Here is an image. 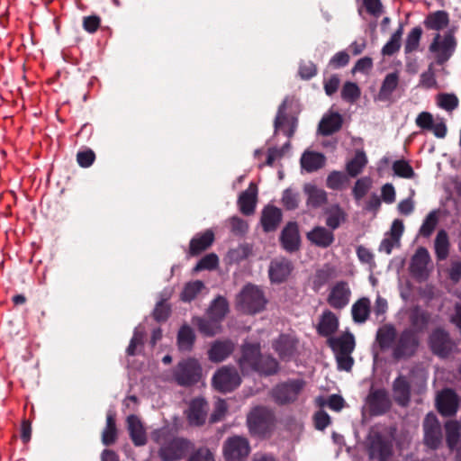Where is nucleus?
I'll return each mask as SVG.
<instances>
[{
  "label": "nucleus",
  "mask_w": 461,
  "mask_h": 461,
  "mask_svg": "<svg viewBox=\"0 0 461 461\" xmlns=\"http://www.w3.org/2000/svg\"><path fill=\"white\" fill-rule=\"evenodd\" d=\"M239 366L243 374L258 372L269 375L276 373L278 369V363L275 358L260 354L258 343H245L242 346Z\"/></svg>",
  "instance_id": "1"
},
{
  "label": "nucleus",
  "mask_w": 461,
  "mask_h": 461,
  "mask_svg": "<svg viewBox=\"0 0 461 461\" xmlns=\"http://www.w3.org/2000/svg\"><path fill=\"white\" fill-rule=\"evenodd\" d=\"M151 438L160 445L159 456L163 461H176L188 453L191 444L183 438H174L167 427L156 429Z\"/></svg>",
  "instance_id": "2"
},
{
  "label": "nucleus",
  "mask_w": 461,
  "mask_h": 461,
  "mask_svg": "<svg viewBox=\"0 0 461 461\" xmlns=\"http://www.w3.org/2000/svg\"><path fill=\"white\" fill-rule=\"evenodd\" d=\"M456 45L454 30H448L443 33L437 32L429 46L433 62L443 67L455 53Z\"/></svg>",
  "instance_id": "3"
},
{
  "label": "nucleus",
  "mask_w": 461,
  "mask_h": 461,
  "mask_svg": "<svg viewBox=\"0 0 461 461\" xmlns=\"http://www.w3.org/2000/svg\"><path fill=\"white\" fill-rule=\"evenodd\" d=\"M237 307L245 313L260 312L266 303L262 291L252 285H246L237 296Z\"/></svg>",
  "instance_id": "4"
},
{
  "label": "nucleus",
  "mask_w": 461,
  "mask_h": 461,
  "mask_svg": "<svg viewBox=\"0 0 461 461\" xmlns=\"http://www.w3.org/2000/svg\"><path fill=\"white\" fill-rule=\"evenodd\" d=\"M368 452L371 458L386 461L393 454L392 439L372 428L367 437Z\"/></svg>",
  "instance_id": "5"
},
{
  "label": "nucleus",
  "mask_w": 461,
  "mask_h": 461,
  "mask_svg": "<svg viewBox=\"0 0 461 461\" xmlns=\"http://www.w3.org/2000/svg\"><path fill=\"white\" fill-rule=\"evenodd\" d=\"M247 422L251 433L263 436L272 429L274 414L265 407H255L249 413Z\"/></svg>",
  "instance_id": "6"
},
{
  "label": "nucleus",
  "mask_w": 461,
  "mask_h": 461,
  "mask_svg": "<svg viewBox=\"0 0 461 461\" xmlns=\"http://www.w3.org/2000/svg\"><path fill=\"white\" fill-rule=\"evenodd\" d=\"M305 382L303 379L289 380L280 384L273 390V397L279 404L294 402L303 390Z\"/></svg>",
  "instance_id": "7"
},
{
  "label": "nucleus",
  "mask_w": 461,
  "mask_h": 461,
  "mask_svg": "<svg viewBox=\"0 0 461 461\" xmlns=\"http://www.w3.org/2000/svg\"><path fill=\"white\" fill-rule=\"evenodd\" d=\"M419 342L416 334L411 330H405L400 333L393 345V357L396 359L406 358L412 356Z\"/></svg>",
  "instance_id": "8"
},
{
  "label": "nucleus",
  "mask_w": 461,
  "mask_h": 461,
  "mask_svg": "<svg viewBox=\"0 0 461 461\" xmlns=\"http://www.w3.org/2000/svg\"><path fill=\"white\" fill-rule=\"evenodd\" d=\"M350 298L349 284L347 281L340 280L329 287L326 302L332 309L341 310L349 303Z\"/></svg>",
  "instance_id": "9"
},
{
  "label": "nucleus",
  "mask_w": 461,
  "mask_h": 461,
  "mask_svg": "<svg viewBox=\"0 0 461 461\" xmlns=\"http://www.w3.org/2000/svg\"><path fill=\"white\" fill-rule=\"evenodd\" d=\"M250 452L247 438L240 436L229 438L223 446V455L226 461H244Z\"/></svg>",
  "instance_id": "10"
},
{
  "label": "nucleus",
  "mask_w": 461,
  "mask_h": 461,
  "mask_svg": "<svg viewBox=\"0 0 461 461\" xmlns=\"http://www.w3.org/2000/svg\"><path fill=\"white\" fill-rule=\"evenodd\" d=\"M213 386L220 392H230L240 384V377L233 367L223 366L212 378Z\"/></svg>",
  "instance_id": "11"
},
{
  "label": "nucleus",
  "mask_w": 461,
  "mask_h": 461,
  "mask_svg": "<svg viewBox=\"0 0 461 461\" xmlns=\"http://www.w3.org/2000/svg\"><path fill=\"white\" fill-rule=\"evenodd\" d=\"M175 376L181 385H190L196 383L201 377V367L198 361L187 359L179 363Z\"/></svg>",
  "instance_id": "12"
},
{
  "label": "nucleus",
  "mask_w": 461,
  "mask_h": 461,
  "mask_svg": "<svg viewBox=\"0 0 461 461\" xmlns=\"http://www.w3.org/2000/svg\"><path fill=\"white\" fill-rule=\"evenodd\" d=\"M415 122L419 128L431 131L437 138L443 139L447 135V128L445 120L441 117L434 118L429 112L419 113Z\"/></svg>",
  "instance_id": "13"
},
{
  "label": "nucleus",
  "mask_w": 461,
  "mask_h": 461,
  "mask_svg": "<svg viewBox=\"0 0 461 461\" xmlns=\"http://www.w3.org/2000/svg\"><path fill=\"white\" fill-rule=\"evenodd\" d=\"M423 428L425 444L432 449L438 448L442 441V433L440 424L435 414L429 413L426 416Z\"/></svg>",
  "instance_id": "14"
},
{
  "label": "nucleus",
  "mask_w": 461,
  "mask_h": 461,
  "mask_svg": "<svg viewBox=\"0 0 461 461\" xmlns=\"http://www.w3.org/2000/svg\"><path fill=\"white\" fill-rule=\"evenodd\" d=\"M430 263V256L427 249L420 247L413 255L411 262V274L420 279H425L428 276V266Z\"/></svg>",
  "instance_id": "15"
},
{
  "label": "nucleus",
  "mask_w": 461,
  "mask_h": 461,
  "mask_svg": "<svg viewBox=\"0 0 461 461\" xmlns=\"http://www.w3.org/2000/svg\"><path fill=\"white\" fill-rule=\"evenodd\" d=\"M437 408L443 416H452L456 414L458 408V399L456 394L450 389H445L437 396Z\"/></svg>",
  "instance_id": "16"
},
{
  "label": "nucleus",
  "mask_w": 461,
  "mask_h": 461,
  "mask_svg": "<svg viewBox=\"0 0 461 461\" xmlns=\"http://www.w3.org/2000/svg\"><path fill=\"white\" fill-rule=\"evenodd\" d=\"M429 345L432 351L441 357H447L453 348L452 341L442 330L433 331L429 339Z\"/></svg>",
  "instance_id": "17"
},
{
  "label": "nucleus",
  "mask_w": 461,
  "mask_h": 461,
  "mask_svg": "<svg viewBox=\"0 0 461 461\" xmlns=\"http://www.w3.org/2000/svg\"><path fill=\"white\" fill-rule=\"evenodd\" d=\"M399 86L400 73L398 71L386 74L379 88L377 99L384 102L392 101L393 94L397 90Z\"/></svg>",
  "instance_id": "18"
},
{
  "label": "nucleus",
  "mask_w": 461,
  "mask_h": 461,
  "mask_svg": "<svg viewBox=\"0 0 461 461\" xmlns=\"http://www.w3.org/2000/svg\"><path fill=\"white\" fill-rule=\"evenodd\" d=\"M257 197L258 186L255 183L251 182L249 187L239 196L238 204L243 214L249 215L254 212Z\"/></svg>",
  "instance_id": "19"
},
{
  "label": "nucleus",
  "mask_w": 461,
  "mask_h": 461,
  "mask_svg": "<svg viewBox=\"0 0 461 461\" xmlns=\"http://www.w3.org/2000/svg\"><path fill=\"white\" fill-rule=\"evenodd\" d=\"M292 269V265L287 259L273 260L269 267V277L274 283H282L290 276Z\"/></svg>",
  "instance_id": "20"
},
{
  "label": "nucleus",
  "mask_w": 461,
  "mask_h": 461,
  "mask_svg": "<svg viewBox=\"0 0 461 461\" xmlns=\"http://www.w3.org/2000/svg\"><path fill=\"white\" fill-rule=\"evenodd\" d=\"M371 411L375 414L384 412L390 406V400L385 390L378 389L370 392L367 398Z\"/></svg>",
  "instance_id": "21"
},
{
  "label": "nucleus",
  "mask_w": 461,
  "mask_h": 461,
  "mask_svg": "<svg viewBox=\"0 0 461 461\" xmlns=\"http://www.w3.org/2000/svg\"><path fill=\"white\" fill-rule=\"evenodd\" d=\"M298 341L289 335H281L273 344L275 350L281 358H290L295 353Z\"/></svg>",
  "instance_id": "22"
},
{
  "label": "nucleus",
  "mask_w": 461,
  "mask_h": 461,
  "mask_svg": "<svg viewBox=\"0 0 461 461\" xmlns=\"http://www.w3.org/2000/svg\"><path fill=\"white\" fill-rule=\"evenodd\" d=\"M208 404L203 399H194L191 402L187 417L192 425H201L204 422Z\"/></svg>",
  "instance_id": "23"
},
{
  "label": "nucleus",
  "mask_w": 461,
  "mask_h": 461,
  "mask_svg": "<svg viewBox=\"0 0 461 461\" xmlns=\"http://www.w3.org/2000/svg\"><path fill=\"white\" fill-rule=\"evenodd\" d=\"M436 66H438V64L433 61L428 65L427 69L420 76L418 87L427 90L439 88V85L437 81V74L438 71L446 72V70L444 68L438 70Z\"/></svg>",
  "instance_id": "24"
},
{
  "label": "nucleus",
  "mask_w": 461,
  "mask_h": 461,
  "mask_svg": "<svg viewBox=\"0 0 461 461\" xmlns=\"http://www.w3.org/2000/svg\"><path fill=\"white\" fill-rule=\"evenodd\" d=\"M342 125V117L338 113H330L325 114L319 123V132L321 135L328 136L338 131Z\"/></svg>",
  "instance_id": "25"
},
{
  "label": "nucleus",
  "mask_w": 461,
  "mask_h": 461,
  "mask_svg": "<svg viewBox=\"0 0 461 461\" xmlns=\"http://www.w3.org/2000/svg\"><path fill=\"white\" fill-rule=\"evenodd\" d=\"M281 242L285 249L296 250L299 247L300 237L296 223L290 222L282 231Z\"/></svg>",
  "instance_id": "26"
},
{
  "label": "nucleus",
  "mask_w": 461,
  "mask_h": 461,
  "mask_svg": "<svg viewBox=\"0 0 461 461\" xmlns=\"http://www.w3.org/2000/svg\"><path fill=\"white\" fill-rule=\"evenodd\" d=\"M285 104H283L277 112L275 120L276 131H282L288 137H292L296 128V120L289 118L285 113Z\"/></svg>",
  "instance_id": "27"
},
{
  "label": "nucleus",
  "mask_w": 461,
  "mask_h": 461,
  "mask_svg": "<svg viewBox=\"0 0 461 461\" xmlns=\"http://www.w3.org/2000/svg\"><path fill=\"white\" fill-rule=\"evenodd\" d=\"M213 240V232L210 230H207L201 234H197L190 242V254L192 256L200 254L212 245Z\"/></svg>",
  "instance_id": "28"
},
{
  "label": "nucleus",
  "mask_w": 461,
  "mask_h": 461,
  "mask_svg": "<svg viewBox=\"0 0 461 461\" xmlns=\"http://www.w3.org/2000/svg\"><path fill=\"white\" fill-rule=\"evenodd\" d=\"M128 429L131 438L136 446H142L146 443V433L140 419L135 415H131L127 419Z\"/></svg>",
  "instance_id": "29"
},
{
  "label": "nucleus",
  "mask_w": 461,
  "mask_h": 461,
  "mask_svg": "<svg viewBox=\"0 0 461 461\" xmlns=\"http://www.w3.org/2000/svg\"><path fill=\"white\" fill-rule=\"evenodd\" d=\"M282 219L281 211L274 206H267L261 217V223L266 231H271L277 228Z\"/></svg>",
  "instance_id": "30"
},
{
  "label": "nucleus",
  "mask_w": 461,
  "mask_h": 461,
  "mask_svg": "<svg viewBox=\"0 0 461 461\" xmlns=\"http://www.w3.org/2000/svg\"><path fill=\"white\" fill-rule=\"evenodd\" d=\"M308 239L316 246L327 248L332 244L334 235L324 227H316L307 234Z\"/></svg>",
  "instance_id": "31"
},
{
  "label": "nucleus",
  "mask_w": 461,
  "mask_h": 461,
  "mask_svg": "<svg viewBox=\"0 0 461 461\" xmlns=\"http://www.w3.org/2000/svg\"><path fill=\"white\" fill-rule=\"evenodd\" d=\"M234 349L232 342L217 341L215 342L211 349L209 350V358L212 362H221L224 360Z\"/></svg>",
  "instance_id": "32"
},
{
  "label": "nucleus",
  "mask_w": 461,
  "mask_h": 461,
  "mask_svg": "<svg viewBox=\"0 0 461 461\" xmlns=\"http://www.w3.org/2000/svg\"><path fill=\"white\" fill-rule=\"evenodd\" d=\"M325 164V157L318 152L306 151L301 158V165L308 172L316 171Z\"/></svg>",
  "instance_id": "33"
},
{
  "label": "nucleus",
  "mask_w": 461,
  "mask_h": 461,
  "mask_svg": "<svg viewBox=\"0 0 461 461\" xmlns=\"http://www.w3.org/2000/svg\"><path fill=\"white\" fill-rule=\"evenodd\" d=\"M368 160L363 150H357L354 158L346 164V170L348 176L355 177L362 173Z\"/></svg>",
  "instance_id": "34"
},
{
  "label": "nucleus",
  "mask_w": 461,
  "mask_h": 461,
  "mask_svg": "<svg viewBox=\"0 0 461 461\" xmlns=\"http://www.w3.org/2000/svg\"><path fill=\"white\" fill-rule=\"evenodd\" d=\"M304 192L307 194V204L309 206L317 208L326 203L327 194L323 189L308 184L304 186Z\"/></svg>",
  "instance_id": "35"
},
{
  "label": "nucleus",
  "mask_w": 461,
  "mask_h": 461,
  "mask_svg": "<svg viewBox=\"0 0 461 461\" xmlns=\"http://www.w3.org/2000/svg\"><path fill=\"white\" fill-rule=\"evenodd\" d=\"M450 243L448 235L446 230H441L438 232L435 241L434 249L438 260H445L449 255Z\"/></svg>",
  "instance_id": "36"
},
{
  "label": "nucleus",
  "mask_w": 461,
  "mask_h": 461,
  "mask_svg": "<svg viewBox=\"0 0 461 461\" xmlns=\"http://www.w3.org/2000/svg\"><path fill=\"white\" fill-rule=\"evenodd\" d=\"M339 326L338 318L330 311L324 312L318 325V332L322 336L333 334Z\"/></svg>",
  "instance_id": "37"
},
{
  "label": "nucleus",
  "mask_w": 461,
  "mask_h": 461,
  "mask_svg": "<svg viewBox=\"0 0 461 461\" xmlns=\"http://www.w3.org/2000/svg\"><path fill=\"white\" fill-rule=\"evenodd\" d=\"M424 23L429 30L441 31L448 25L449 17L445 11H436L427 16Z\"/></svg>",
  "instance_id": "38"
},
{
  "label": "nucleus",
  "mask_w": 461,
  "mask_h": 461,
  "mask_svg": "<svg viewBox=\"0 0 461 461\" xmlns=\"http://www.w3.org/2000/svg\"><path fill=\"white\" fill-rule=\"evenodd\" d=\"M393 396L395 401L404 406L410 400V384L404 377H398L393 383Z\"/></svg>",
  "instance_id": "39"
},
{
  "label": "nucleus",
  "mask_w": 461,
  "mask_h": 461,
  "mask_svg": "<svg viewBox=\"0 0 461 461\" xmlns=\"http://www.w3.org/2000/svg\"><path fill=\"white\" fill-rule=\"evenodd\" d=\"M351 313L355 322L364 323L369 317L370 300L366 297L357 300L352 305Z\"/></svg>",
  "instance_id": "40"
},
{
  "label": "nucleus",
  "mask_w": 461,
  "mask_h": 461,
  "mask_svg": "<svg viewBox=\"0 0 461 461\" xmlns=\"http://www.w3.org/2000/svg\"><path fill=\"white\" fill-rule=\"evenodd\" d=\"M396 330L392 325H384L382 326L376 335V339L379 344V346L382 348H392L393 345L397 338Z\"/></svg>",
  "instance_id": "41"
},
{
  "label": "nucleus",
  "mask_w": 461,
  "mask_h": 461,
  "mask_svg": "<svg viewBox=\"0 0 461 461\" xmlns=\"http://www.w3.org/2000/svg\"><path fill=\"white\" fill-rule=\"evenodd\" d=\"M331 347L336 353L351 354L355 348L354 337L351 334H343L331 340Z\"/></svg>",
  "instance_id": "42"
},
{
  "label": "nucleus",
  "mask_w": 461,
  "mask_h": 461,
  "mask_svg": "<svg viewBox=\"0 0 461 461\" xmlns=\"http://www.w3.org/2000/svg\"><path fill=\"white\" fill-rule=\"evenodd\" d=\"M372 185L373 181L368 176L361 177L356 181L352 194L357 204H361L362 199L368 194Z\"/></svg>",
  "instance_id": "43"
},
{
  "label": "nucleus",
  "mask_w": 461,
  "mask_h": 461,
  "mask_svg": "<svg viewBox=\"0 0 461 461\" xmlns=\"http://www.w3.org/2000/svg\"><path fill=\"white\" fill-rule=\"evenodd\" d=\"M460 429L461 426L456 420H448L445 424L447 443L451 450L456 447L459 441L461 436Z\"/></svg>",
  "instance_id": "44"
},
{
  "label": "nucleus",
  "mask_w": 461,
  "mask_h": 461,
  "mask_svg": "<svg viewBox=\"0 0 461 461\" xmlns=\"http://www.w3.org/2000/svg\"><path fill=\"white\" fill-rule=\"evenodd\" d=\"M439 220V212L437 210L431 211L424 219L419 234L421 237L429 238L436 229Z\"/></svg>",
  "instance_id": "45"
},
{
  "label": "nucleus",
  "mask_w": 461,
  "mask_h": 461,
  "mask_svg": "<svg viewBox=\"0 0 461 461\" xmlns=\"http://www.w3.org/2000/svg\"><path fill=\"white\" fill-rule=\"evenodd\" d=\"M326 213V224L332 230L337 229L346 218L344 211L337 204L330 206Z\"/></svg>",
  "instance_id": "46"
},
{
  "label": "nucleus",
  "mask_w": 461,
  "mask_h": 461,
  "mask_svg": "<svg viewBox=\"0 0 461 461\" xmlns=\"http://www.w3.org/2000/svg\"><path fill=\"white\" fill-rule=\"evenodd\" d=\"M194 341V333L193 330L186 325L181 327L178 331L177 343L178 347L182 350L191 349Z\"/></svg>",
  "instance_id": "47"
},
{
  "label": "nucleus",
  "mask_w": 461,
  "mask_h": 461,
  "mask_svg": "<svg viewBox=\"0 0 461 461\" xmlns=\"http://www.w3.org/2000/svg\"><path fill=\"white\" fill-rule=\"evenodd\" d=\"M421 35L422 30L420 27H414L411 30L405 41V53H412L419 49Z\"/></svg>",
  "instance_id": "48"
},
{
  "label": "nucleus",
  "mask_w": 461,
  "mask_h": 461,
  "mask_svg": "<svg viewBox=\"0 0 461 461\" xmlns=\"http://www.w3.org/2000/svg\"><path fill=\"white\" fill-rule=\"evenodd\" d=\"M218 320L212 319L211 321L195 318L193 323L198 326L199 330L206 336H213L220 331V325Z\"/></svg>",
  "instance_id": "49"
},
{
  "label": "nucleus",
  "mask_w": 461,
  "mask_h": 461,
  "mask_svg": "<svg viewBox=\"0 0 461 461\" xmlns=\"http://www.w3.org/2000/svg\"><path fill=\"white\" fill-rule=\"evenodd\" d=\"M203 288H204V285H203V282H201L199 280H196L194 282H189L185 285V287L180 294V298L184 302H190L193 299H194L196 297V295L199 293H201V291Z\"/></svg>",
  "instance_id": "50"
},
{
  "label": "nucleus",
  "mask_w": 461,
  "mask_h": 461,
  "mask_svg": "<svg viewBox=\"0 0 461 461\" xmlns=\"http://www.w3.org/2000/svg\"><path fill=\"white\" fill-rule=\"evenodd\" d=\"M402 35V28H399L395 32H393L388 42L382 49V54L384 56H392L400 50Z\"/></svg>",
  "instance_id": "51"
},
{
  "label": "nucleus",
  "mask_w": 461,
  "mask_h": 461,
  "mask_svg": "<svg viewBox=\"0 0 461 461\" xmlns=\"http://www.w3.org/2000/svg\"><path fill=\"white\" fill-rule=\"evenodd\" d=\"M228 312V303L223 297L216 298L210 307V317L220 321Z\"/></svg>",
  "instance_id": "52"
},
{
  "label": "nucleus",
  "mask_w": 461,
  "mask_h": 461,
  "mask_svg": "<svg viewBox=\"0 0 461 461\" xmlns=\"http://www.w3.org/2000/svg\"><path fill=\"white\" fill-rule=\"evenodd\" d=\"M334 276V270L329 266L317 270L313 279V288L319 290L330 279Z\"/></svg>",
  "instance_id": "53"
},
{
  "label": "nucleus",
  "mask_w": 461,
  "mask_h": 461,
  "mask_svg": "<svg viewBox=\"0 0 461 461\" xmlns=\"http://www.w3.org/2000/svg\"><path fill=\"white\" fill-rule=\"evenodd\" d=\"M360 94V88L353 82H346L341 90L342 99L348 103L356 102L359 98Z\"/></svg>",
  "instance_id": "54"
},
{
  "label": "nucleus",
  "mask_w": 461,
  "mask_h": 461,
  "mask_svg": "<svg viewBox=\"0 0 461 461\" xmlns=\"http://www.w3.org/2000/svg\"><path fill=\"white\" fill-rule=\"evenodd\" d=\"M117 436L115 420L112 415H108L106 419V427L103 432V443L106 446L113 444Z\"/></svg>",
  "instance_id": "55"
},
{
  "label": "nucleus",
  "mask_w": 461,
  "mask_h": 461,
  "mask_svg": "<svg viewBox=\"0 0 461 461\" xmlns=\"http://www.w3.org/2000/svg\"><path fill=\"white\" fill-rule=\"evenodd\" d=\"M429 321V315L427 312L415 308L411 314V324L418 330L425 328Z\"/></svg>",
  "instance_id": "56"
},
{
  "label": "nucleus",
  "mask_w": 461,
  "mask_h": 461,
  "mask_svg": "<svg viewBox=\"0 0 461 461\" xmlns=\"http://www.w3.org/2000/svg\"><path fill=\"white\" fill-rule=\"evenodd\" d=\"M347 181L346 176L339 171H332L327 177L326 185L333 190L342 189Z\"/></svg>",
  "instance_id": "57"
},
{
  "label": "nucleus",
  "mask_w": 461,
  "mask_h": 461,
  "mask_svg": "<svg viewBox=\"0 0 461 461\" xmlns=\"http://www.w3.org/2000/svg\"><path fill=\"white\" fill-rule=\"evenodd\" d=\"M394 173L402 177L411 178L414 175L412 167L404 160H397L393 165Z\"/></svg>",
  "instance_id": "58"
},
{
  "label": "nucleus",
  "mask_w": 461,
  "mask_h": 461,
  "mask_svg": "<svg viewBox=\"0 0 461 461\" xmlns=\"http://www.w3.org/2000/svg\"><path fill=\"white\" fill-rule=\"evenodd\" d=\"M218 265V257L215 254H208L203 257L196 265L195 270L200 271L203 269H213Z\"/></svg>",
  "instance_id": "59"
},
{
  "label": "nucleus",
  "mask_w": 461,
  "mask_h": 461,
  "mask_svg": "<svg viewBox=\"0 0 461 461\" xmlns=\"http://www.w3.org/2000/svg\"><path fill=\"white\" fill-rule=\"evenodd\" d=\"M373 68V59L369 57H364L357 61L355 64L352 73H362L368 74Z\"/></svg>",
  "instance_id": "60"
},
{
  "label": "nucleus",
  "mask_w": 461,
  "mask_h": 461,
  "mask_svg": "<svg viewBox=\"0 0 461 461\" xmlns=\"http://www.w3.org/2000/svg\"><path fill=\"white\" fill-rule=\"evenodd\" d=\"M360 205H362L364 211L376 212L381 206V200L376 194H372Z\"/></svg>",
  "instance_id": "61"
},
{
  "label": "nucleus",
  "mask_w": 461,
  "mask_h": 461,
  "mask_svg": "<svg viewBox=\"0 0 461 461\" xmlns=\"http://www.w3.org/2000/svg\"><path fill=\"white\" fill-rule=\"evenodd\" d=\"M100 23L101 19L97 15H90L84 17L83 19V27L90 33L95 32L98 30Z\"/></svg>",
  "instance_id": "62"
},
{
  "label": "nucleus",
  "mask_w": 461,
  "mask_h": 461,
  "mask_svg": "<svg viewBox=\"0 0 461 461\" xmlns=\"http://www.w3.org/2000/svg\"><path fill=\"white\" fill-rule=\"evenodd\" d=\"M363 5L368 14L375 17L382 14V4L380 0H363Z\"/></svg>",
  "instance_id": "63"
},
{
  "label": "nucleus",
  "mask_w": 461,
  "mask_h": 461,
  "mask_svg": "<svg viewBox=\"0 0 461 461\" xmlns=\"http://www.w3.org/2000/svg\"><path fill=\"white\" fill-rule=\"evenodd\" d=\"M315 428L320 430L326 429L330 423V417L324 411H319L314 415Z\"/></svg>",
  "instance_id": "64"
}]
</instances>
